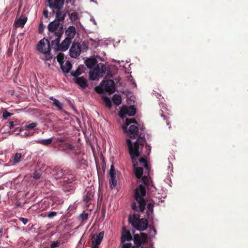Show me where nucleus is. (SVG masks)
Returning <instances> with one entry per match:
<instances>
[{"label":"nucleus","mask_w":248,"mask_h":248,"mask_svg":"<svg viewBox=\"0 0 248 248\" xmlns=\"http://www.w3.org/2000/svg\"><path fill=\"white\" fill-rule=\"evenodd\" d=\"M126 143L128 152L133 164V169L136 176L141 179V184L134 190V201L132 202L131 207L134 211L144 212L146 205L144 197L146 194V188H148L150 185V180L147 176H142L143 169L138 167L137 158L140 156L143 146L146 143L145 138L140 136L138 139L133 143L129 139L126 140Z\"/></svg>","instance_id":"nucleus-1"},{"label":"nucleus","mask_w":248,"mask_h":248,"mask_svg":"<svg viewBox=\"0 0 248 248\" xmlns=\"http://www.w3.org/2000/svg\"><path fill=\"white\" fill-rule=\"evenodd\" d=\"M48 6L53 10H57L56 12V20L63 23L66 17L67 11L65 10H62L64 4L65 0H46Z\"/></svg>","instance_id":"nucleus-2"},{"label":"nucleus","mask_w":248,"mask_h":248,"mask_svg":"<svg viewBox=\"0 0 248 248\" xmlns=\"http://www.w3.org/2000/svg\"><path fill=\"white\" fill-rule=\"evenodd\" d=\"M132 210L133 211V209ZM134 211H135L134 210ZM136 211L137 212V211ZM138 212V213H134L132 216H129L128 218L129 222L137 230L140 231H144L148 226V218L144 217L140 219V215L139 213L141 212L139 211Z\"/></svg>","instance_id":"nucleus-3"},{"label":"nucleus","mask_w":248,"mask_h":248,"mask_svg":"<svg viewBox=\"0 0 248 248\" xmlns=\"http://www.w3.org/2000/svg\"><path fill=\"white\" fill-rule=\"evenodd\" d=\"M131 124H138V123L135 119L126 118L125 120V125H123L122 127L124 132L127 133L132 139H135L137 137L139 138L140 136H141L142 138L144 137L145 138L144 136H142L141 134L139 135V128L137 125L131 124L129 126V128L127 129V126Z\"/></svg>","instance_id":"nucleus-4"},{"label":"nucleus","mask_w":248,"mask_h":248,"mask_svg":"<svg viewBox=\"0 0 248 248\" xmlns=\"http://www.w3.org/2000/svg\"><path fill=\"white\" fill-rule=\"evenodd\" d=\"M116 88L114 81L112 79L103 80L100 85L95 88V91L102 94L104 92L111 94L115 92Z\"/></svg>","instance_id":"nucleus-5"},{"label":"nucleus","mask_w":248,"mask_h":248,"mask_svg":"<svg viewBox=\"0 0 248 248\" xmlns=\"http://www.w3.org/2000/svg\"><path fill=\"white\" fill-rule=\"evenodd\" d=\"M106 67L102 63L97 64L95 68L89 73L90 78L92 80L98 79L102 77L106 73Z\"/></svg>","instance_id":"nucleus-6"},{"label":"nucleus","mask_w":248,"mask_h":248,"mask_svg":"<svg viewBox=\"0 0 248 248\" xmlns=\"http://www.w3.org/2000/svg\"><path fill=\"white\" fill-rule=\"evenodd\" d=\"M63 34L62 28L61 27L58 31L54 33V36L56 38L51 41V46L55 50H59L60 47V39Z\"/></svg>","instance_id":"nucleus-7"},{"label":"nucleus","mask_w":248,"mask_h":248,"mask_svg":"<svg viewBox=\"0 0 248 248\" xmlns=\"http://www.w3.org/2000/svg\"><path fill=\"white\" fill-rule=\"evenodd\" d=\"M63 26L64 25L63 23H61L58 20L55 19L48 24V30L52 35H54V33L58 31L61 27L62 28V31L63 32Z\"/></svg>","instance_id":"nucleus-8"},{"label":"nucleus","mask_w":248,"mask_h":248,"mask_svg":"<svg viewBox=\"0 0 248 248\" xmlns=\"http://www.w3.org/2000/svg\"><path fill=\"white\" fill-rule=\"evenodd\" d=\"M37 50L41 53H46L50 50V43L48 39H41L36 46Z\"/></svg>","instance_id":"nucleus-9"},{"label":"nucleus","mask_w":248,"mask_h":248,"mask_svg":"<svg viewBox=\"0 0 248 248\" xmlns=\"http://www.w3.org/2000/svg\"><path fill=\"white\" fill-rule=\"evenodd\" d=\"M81 51V46L80 44L78 43H73L69 50L70 56L73 58L78 57Z\"/></svg>","instance_id":"nucleus-10"},{"label":"nucleus","mask_w":248,"mask_h":248,"mask_svg":"<svg viewBox=\"0 0 248 248\" xmlns=\"http://www.w3.org/2000/svg\"><path fill=\"white\" fill-rule=\"evenodd\" d=\"M147 239V235L145 233L141 232L140 235L138 234L134 235L133 241L136 245L141 247V244L146 243Z\"/></svg>","instance_id":"nucleus-11"},{"label":"nucleus","mask_w":248,"mask_h":248,"mask_svg":"<svg viewBox=\"0 0 248 248\" xmlns=\"http://www.w3.org/2000/svg\"><path fill=\"white\" fill-rule=\"evenodd\" d=\"M53 174L55 176V178L61 179L69 173V170H63L58 167H55L53 170Z\"/></svg>","instance_id":"nucleus-12"},{"label":"nucleus","mask_w":248,"mask_h":248,"mask_svg":"<svg viewBox=\"0 0 248 248\" xmlns=\"http://www.w3.org/2000/svg\"><path fill=\"white\" fill-rule=\"evenodd\" d=\"M132 239V237L130 231L127 230L125 227H123L121 239V243H124L126 241H130Z\"/></svg>","instance_id":"nucleus-13"},{"label":"nucleus","mask_w":248,"mask_h":248,"mask_svg":"<svg viewBox=\"0 0 248 248\" xmlns=\"http://www.w3.org/2000/svg\"><path fill=\"white\" fill-rule=\"evenodd\" d=\"M121 111L123 112L124 114H126L129 116H133L135 114L136 109L133 106H130L129 107L124 106L122 107Z\"/></svg>","instance_id":"nucleus-14"},{"label":"nucleus","mask_w":248,"mask_h":248,"mask_svg":"<svg viewBox=\"0 0 248 248\" xmlns=\"http://www.w3.org/2000/svg\"><path fill=\"white\" fill-rule=\"evenodd\" d=\"M104 235V232L102 231L99 233L98 234H94L92 238V244L99 245L102 242Z\"/></svg>","instance_id":"nucleus-15"},{"label":"nucleus","mask_w":248,"mask_h":248,"mask_svg":"<svg viewBox=\"0 0 248 248\" xmlns=\"http://www.w3.org/2000/svg\"><path fill=\"white\" fill-rule=\"evenodd\" d=\"M155 203V202L152 201L147 204V210L146 212V216L148 219H151L153 218V214L154 212V207Z\"/></svg>","instance_id":"nucleus-16"},{"label":"nucleus","mask_w":248,"mask_h":248,"mask_svg":"<svg viewBox=\"0 0 248 248\" xmlns=\"http://www.w3.org/2000/svg\"><path fill=\"white\" fill-rule=\"evenodd\" d=\"M72 39L66 37L65 39L60 44V47H59V50L62 51H65L68 49L69 47L70 44H71Z\"/></svg>","instance_id":"nucleus-17"},{"label":"nucleus","mask_w":248,"mask_h":248,"mask_svg":"<svg viewBox=\"0 0 248 248\" xmlns=\"http://www.w3.org/2000/svg\"><path fill=\"white\" fill-rule=\"evenodd\" d=\"M62 182L64 185L69 184L72 183L75 180V177L72 173H69L66 175H64L62 178Z\"/></svg>","instance_id":"nucleus-18"},{"label":"nucleus","mask_w":248,"mask_h":248,"mask_svg":"<svg viewBox=\"0 0 248 248\" xmlns=\"http://www.w3.org/2000/svg\"><path fill=\"white\" fill-rule=\"evenodd\" d=\"M86 194L84 197V201L86 202H90L93 198L94 191L91 188H87L86 189Z\"/></svg>","instance_id":"nucleus-19"},{"label":"nucleus","mask_w":248,"mask_h":248,"mask_svg":"<svg viewBox=\"0 0 248 248\" xmlns=\"http://www.w3.org/2000/svg\"><path fill=\"white\" fill-rule=\"evenodd\" d=\"M59 146L61 150L66 152L73 150L75 148L73 145L67 143H62L60 144Z\"/></svg>","instance_id":"nucleus-20"},{"label":"nucleus","mask_w":248,"mask_h":248,"mask_svg":"<svg viewBox=\"0 0 248 248\" xmlns=\"http://www.w3.org/2000/svg\"><path fill=\"white\" fill-rule=\"evenodd\" d=\"M65 34L67 35L66 37L72 39L76 34L75 27L73 26H69L65 31Z\"/></svg>","instance_id":"nucleus-21"},{"label":"nucleus","mask_w":248,"mask_h":248,"mask_svg":"<svg viewBox=\"0 0 248 248\" xmlns=\"http://www.w3.org/2000/svg\"><path fill=\"white\" fill-rule=\"evenodd\" d=\"M76 82L82 88H85L88 86L87 80L83 77L77 78Z\"/></svg>","instance_id":"nucleus-22"},{"label":"nucleus","mask_w":248,"mask_h":248,"mask_svg":"<svg viewBox=\"0 0 248 248\" xmlns=\"http://www.w3.org/2000/svg\"><path fill=\"white\" fill-rule=\"evenodd\" d=\"M27 21V17L26 16L22 17V16L19 18L15 22V26L17 28L23 27Z\"/></svg>","instance_id":"nucleus-23"},{"label":"nucleus","mask_w":248,"mask_h":248,"mask_svg":"<svg viewBox=\"0 0 248 248\" xmlns=\"http://www.w3.org/2000/svg\"><path fill=\"white\" fill-rule=\"evenodd\" d=\"M97 62V60L94 58L88 59L85 61L86 65L89 68H92L95 66Z\"/></svg>","instance_id":"nucleus-24"},{"label":"nucleus","mask_w":248,"mask_h":248,"mask_svg":"<svg viewBox=\"0 0 248 248\" xmlns=\"http://www.w3.org/2000/svg\"><path fill=\"white\" fill-rule=\"evenodd\" d=\"M61 68L64 73H68L72 68V64L69 61H67L65 64H61Z\"/></svg>","instance_id":"nucleus-25"},{"label":"nucleus","mask_w":248,"mask_h":248,"mask_svg":"<svg viewBox=\"0 0 248 248\" xmlns=\"http://www.w3.org/2000/svg\"><path fill=\"white\" fill-rule=\"evenodd\" d=\"M139 163L140 167H144L146 170L149 171L150 168L146 159L141 157L139 159Z\"/></svg>","instance_id":"nucleus-26"},{"label":"nucleus","mask_w":248,"mask_h":248,"mask_svg":"<svg viewBox=\"0 0 248 248\" xmlns=\"http://www.w3.org/2000/svg\"><path fill=\"white\" fill-rule=\"evenodd\" d=\"M50 99L53 101V105L57 107L59 109H62L63 104L53 97H51Z\"/></svg>","instance_id":"nucleus-27"},{"label":"nucleus","mask_w":248,"mask_h":248,"mask_svg":"<svg viewBox=\"0 0 248 248\" xmlns=\"http://www.w3.org/2000/svg\"><path fill=\"white\" fill-rule=\"evenodd\" d=\"M112 100L116 106H119L122 103V98L120 95L114 94L112 97Z\"/></svg>","instance_id":"nucleus-28"},{"label":"nucleus","mask_w":248,"mask_h":248,"mask_svg":"<svg viewBox=\"0 0 248 248\" xmlns=\"http://www.w3.org/2000/svg\"><path fill=\"white\" fill-rule=\"evenodd\" d=\"M37 143H39L44 145L47 146L50 144L52 142V139L49 138L46 140H38L36 141Z\"/></svg>","instance_id":"nucleus-29"},{"label":"nucleus","mask_w":248,"mask_h":248,"mask_svg":"<svg viewBox=\"0 0 248 248\" xmlns=\"http://www.w3.org/2000/svg\"><path fill=\"white\" fill-rule=\"evenodd\" d=\"M102 99L106 106L108 108H111L112 106L111 101L110 98L107 96H103Z\"/></svg>","instance_id":"nucleus-30"},{"label":"nucleus","mask_w":248,"mask_h":248,"mask_svg":"<svg viewBox=\"0 0 248 248\" xmlns=\"http://www.w3.org/2000/svg\"><path fill=\"white\" fill-rule=\"evenodd\" d=\"M89 214L88 213L83 212L80 215L79 217L82 222L87 220L88 218Z\"/></svg>","instance_id":"nucleus-31"},{"label":"nucleus","mask_w":248,"mask_h":248,"mask_svg":"<svg viewBox=\"0 0 248 248\" xmlns=\"http://www.w3.org/2000/svg\"><path fill=\"white\" fill-rule=\"evenodd\" d=\"M69 17L72 21H77L78 19V13L77 12L72 13L69 15Z\"/></svg>","instance_id":"nucleus-32"},{"label":"nucleus","mask_w":248,"mask_h":248,"mask_svg":"<svg viewBox=\"0 0 248 248\" xmlns=\"http://www.w3.org/2000/svg\"><path fill=\"white\" fill-rule=\"evenodd\" d=\"M57 60L60 65L64 63V54L62 53H60L57 56Z\"/></svg>","instance_id":"nucleus-33"},{"label":"nucleus","mask_w":248,"mask_h":248,"mask_svg":"<svg viewBox=\"0 0 248 248\" xmlns=\"http://www.w3.org/2000/svg\"><path fill=\"white\" fill-rule=\"evenodd\" d=\"M82 72L80 71V69L79 68H77V69L75 71H72L71 72V75L72 76L76 78H78V76L80 75L81 74Z\"/></svg>","instance_id":"nucleus-34"},{"label":"nucleus","mask_w":248,"mask_h":248,"mask_svg":"<svg viewBox=\"0 0 248 248\" xmlns=\"http://www.w3.org/2000/svg\"><path fill=\"white\" fill-rule=\"evenodd\" d=\"M45 55L43 60L44 61H49L52 58V56L50 53V50L49 51H46V53H43Z\"/></svg>","instance_id":"nucleus-35"},{"label":"nucleus","mask_w":248,"mask_h":248,"mask_svg":"<svg viewBox=\"0 0 248 248\" xmlns=\"http://www.w3.org/2000/svg\"><path fill=\"white\" fill-rule=\"evenodd\" d=\"M21 154L20 153H16V155L14 156V163H18L20 160V158H21Z\"/></svg>","instance_id":"nucleus-36"},{"label":"nucleus","mask_w":248,"mask_h":248,"mask_svg":"<svg viewBox=\"0 0 248 248\" xmlns=\"http://www.w3.org/2000/svg\"><path fill=\"white\" fill-rule=\"evenodd\" d=\"M109 181L111 186H112L113 187H115L116 186L117 182L116 180V176L110 177Z\"/></svg>","instance_id":"nucleus-37"},{"label":"nucleus","mask_w":248,"mask_h":248,"mask_svg":"<svg viewBox=\"0 0 248 248\" xmlns=\"http://www.w3.org/2000/svg\"><path fill=\"white\" fill-rule=\"evenodd\" d=\"M109 174H110V177L115 176V174H116L115 170V168H114L113 165H112L111 166V167H110V169L109 170Z\"/></svg>","instance_id":"nucleus-38"},{"label":"nucleus","mask_w":248,"mask_h":248,"mask_svg":"<svg viewBox=\"0 0 248 248\" xmlns=\"http://www.w3.org/2000/svg\"><path fill=\"white\" fill-rule=\"evenodd\" d=\"M61 245V243L59 241L53 242L50 245V248H56Z\"/></svg>","instance_id":"nucleus-39"},{"label":"nucleus","mask_w":248,"mask_h":248,"mask_svg":"<svg viewBox=\"0 0 248 248\" xmlns=\"http://www.w3.org/2000/svg\"><path fill=\"white\" fill-rule=\"evenodd\" d=\"M12 115H13L12 113H11L8 112L7 111H6V110H5L3 112L2 117H3V119H6L8 117H10L11 116H12Z\"/></svg>","instance_id":"nucleus-40"},{"label":"nucleus","mask_w":248,"mask_h":248,"mask_svg":"<svg viewBox=\"0 0 248 248\" xmlns=\"http://www.w3.org/2000/svg\"><path fill=\"white\" fill-rule=\"evenodd\" d=\"M37 125V124L36 123H31V124H26L25 125V127L28 128V129H33L34 127H35Z\"/></svg>","instance_id":"nucleus-41"},{"label":"nucleus","mask_w":248,"mask_h":248,"mask_svg":"<svg viewBox=\"0 0 248 248\" xmlns=\"http://www.w3.org/2000/svg\"><path fill=\"white\" fill-rule=\"evenodd\" d=\"M32 177L35 179H39L41 177V174L37 171H35L33 173Z\"/></svg>","instance_id":"nucleus-42"},{"label":"nucleus","mask_w":248,"mask_h":248,"mask_svg":"<svg viewBox=\"0 0 248 248\" xmlns=\"http://www.w3.org/2000/svg\"><path fill=\"white\" fill-rule=\"evenodd\" d=\"M123 244L122 248H130L132 246V244L131 243H122Z\"/></svg>","instance_id":"nucleus-43"},{"label":"nucleus","mask_w":248,"mask_h":248,"mask_svg":"<svg viewBox=\"0 0 248 248\" xmlns=\"http://www.w3.org/2000/svg\"><path fill=\"white\" fill-rule=\"evenodd\" d=\"M44 26L43 21H41L39 26V32L42 33L44 30Z\"/></svg>","instance_id":"nucleus-44"},{"label":"nucleus","mask_w":248,"mask_h":248,"mask_svg":"<svg viewBox=\"0 0 248 248\" xmlns=\"http://www.w3.org/2000/svg\"><path fill=\"white\" fill-rule=\"evenodd\" d=\"M7 124H8L7 126H9V128L10 129H13L14 127V126L16 125V124H15V122L13 121L9 122L7 123Z\"/></svg>","instance_id":"nucleus-45"},{"label":"nucleus","mask_w":248,"mask_h":248,"mask_svg":"<svg viewBox=\"0 0 248 248\" xmlns=\"http://www.w3.org/2000/svg\"><path fill=\"white\" fill-rule=\"evenodd\" d=\"M160 114H161V117L163 118V119L165 121H166L167 125H170V122H169V121L168 120L169 117L166 116L165 115H164L162 113H160Z\"/></svg>","instance_id":"nucleus-46"},{"label":"nucleus","mask_w":248,"mask_h":248,"mask_svg":"<svg viewBox=\"0 0 248 248\" xmlns=\"http://www.w3.org/2000/svg\"><path fill=\"white\" fill-rule=\"evenodd\" d=\"M57 215V213L56 212H54V211H52V212H50L48 215H47V217H49V218H52L54 216H56Z\"/></svg>","instance_id":"nucleus-47"},{"label":"nucleus","mask_w":248,"mask_h":248,"mask_svg":"<svg viewBox=\"0 0 248 248\" xmlns=\"http://www.w3.org/2000/svg\"><path fill=\"white\" fill-rule=\"evenodd\" d=\"M19 220L21 221L24 225L26 224L28 221L27 218L24 217H20Z\"/></svg>","instance_id":"nucleus-48"},{"label":"nucleus","mask_w":248,"mask_h":248,"mask_svg":"<svg viewBox=\"0 0 248 248\" xmlns=\"http://www.w3.org/2000/svg\"><path fill=\"white\" fill-rule=\"evenodd\" d=\"M48 12L47 10H44L43 11V15L46 18L48 17Z\"/></svg>","instance_id":"nucleus-49"},{"label":"nucleus","mask_w":248,"mask_h":248,"mask_svg":"<svg viewBox=\"0 0 248 248\" xmlns=\"http://www.w3.org/2000/svg\"><path fill=\"white\" fill-rule=\"evenodd\" d=\"M14 93L15 91L13 90H10L8 91V93L11 95H13L14 94Z\"/></svg>","instance_id":"nucleus-50"},{"label":"nucleus","mask_w":248,"mask_h":248,"mask_svg":"<svg viewBox=\"0 0 248 248\" xmlns=\"http://www.w3.org/2000/svg\"><path fill=\"white\" fill-rule=\"evenodd\" d=\"M132 248H147L146 247H143V246L140 247L139 246L135 245V246H133V247H132Z\"/></svg>","instance_id":"nucleus-51"},{"label":"nucleus","mask_w":248,"mask_h":248,"mask_svg":"<svg viewBox=\"0 0 248 248\" xmlns=\"http://www.w3.org/2000/svg\"><path fill=\"white\" fill-rule=\"evenodd\" d=\"M3 232V229L2 228H0V238L2 236Z\"/></svg>","instance_id":"nucleus-52"},{"label":"nucleus","mask_w":248,"mask_h":248,"mask_svg":"<svg viewBox=\"0 0 248 248\" xmlns=\"http://www.w3.org/2000/svg\"><path fill=\"white\" fill-rule=\"evenodd\" d=\"M57 141L58 142H63L64 141V140L61 139V138H57Z\"/></svg>","instance_id":"nucleus-53"},{"label":"nucleus","mask_w":248,"mask_h":248,"mask_svg":"<svg viewBox=\"0 0 248 248\" xmlns=\"http://www.w3.org/2000/svg\"><path fill=\"white\" fill-rule=\"evenodd\" d=\"M91 248H98V245H94L93 244H92V247Z\"/></svg>","instance_id":"nucleus-54"},{"label":"nucleus","mask_w":248,"mask_h":248,"mask_svg":"<svg viewBox=\"0 0 248 248\" xmlns=\"http://www.w3.org/2000/svg\"><path fill=\"white\" fill-rule=\"evenodd\" d=\"M150 229L153 230L155 232H156V230H155V229L154 228V227L153 226H152V227L150 226Z\"/></svg>","instance_id":"nucleus-55"},{"label":"nucleus","mask_w":248,"mask_h":248,"mask_svg":"<svg viewBox=\"0 0 248 248\" xmlns=\"http://www.w3.org/2000/svg\"><path fill=\"white\" fill-rule=\"evenodd\" d=\"M49 39H51L52 38V37L51 36V35H49Z\"/></svg>","instance_id":"nucleus-56"},{"label":"nucleus","mask_w":248,"mask_h":248,"mask_svg":"<svg viewBox=\"0 0 248 248\" xmlns=\"http://www.w3.org/2000/svg\"><path fill=\"white\" fill-rule=\"evenodd\" d=\"M79 153H80V152H79L78 153H77V152H76V153H75V154H76V155H78V154H79Z\"/></svg>","instance_id":"nucleus-57"},{"label":"nucleus","mask_w":248,"mask_h":248,"mask_svg":"<svg viewBox=\"0 0 248 248\" xmlns=\"http://www.w3.org/2000/svg\"><path fill=\"white\" fill-rule=\"evenodd\" d=\"M22 130V129L20 128L19 130V132H20Z\"/></svg>","instance_id":"nucleus-58"},{"label":"nucleus","mask_w":248,"mask_h":248,"mask_svg":"<svg viewBox=\"0 0 248 248\" xmlns=\"http://www.w3.org/2000/svg\"><path fill=\"white\" fill-rule=\"evenodd\" d=\"M146 148H149V146H146Z\"/></svg>","instance_id":"nucleus-59"}]
</instances>
